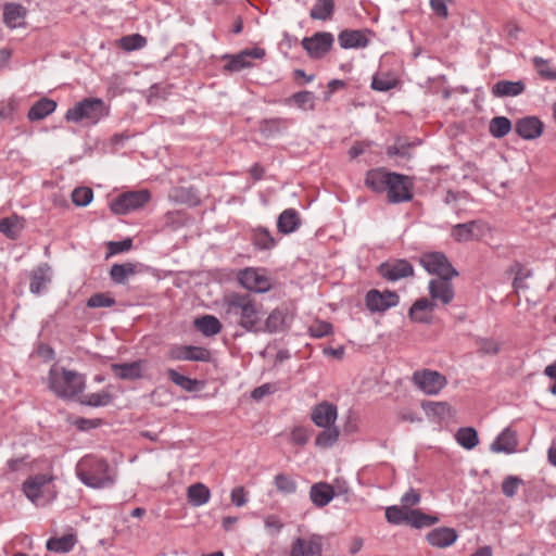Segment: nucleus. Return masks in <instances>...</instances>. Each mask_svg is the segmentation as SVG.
Wrapping results in <instances>:
<instances>
[{"mask_svg": "<svg viewBox=\"0 0 556 556\" xmlns=\"http://www.w3.org/2000/svg\"><path fill=\"white\" fill-rule=\"evenodd\" d=\"M222 308V316L230 326H238L248 332L262 331V305L250 295L230 293L225 296Z\"/></svg>", "mask_w": 556, "mask_h": 556, "instance_id": "nucleus-1", "label": "nucleus"}, {"mask_svg": "<svg viewBox=\"0 0 556 556\" xmlns=\"http://www.w3.org/2000/svg\"><path fill=\"white\" fill-rule=\"evenodd\" d=\"M76 476L87 486L105 489L114 485L116 472L103 458L88 455L76 465Z\"/></svg>", "mask_w": 556, "mask_h": 556, "instance_id": "nucleus-2", "label": "nucleus"}, {"mask_svg": "<svg viewBox=\"0 0 556 556\" xmlns=\"http://www.w3.org/2000/svg\"><path fill=\"white\" fill-rule=\"evenodd\" d=\"M48 389L60 399H74L83 393L86 380L83 375L53 365L47 377Z\"/></svg>", "mask_w": 556, "mask_h": 556, "instance_id": "nucleus-3", "label": "nucleus"}, {"mask_svg": "<svg viewBox=\"0 0 556 556\" xmlns=\"http://www.w3.org/2000/svg\"><path fill=\"white\" fill-rule=\"evenodd\" d=\"M110 109L100 98H85L70 108L64 118L66 122L91 127L109 116Z\"/></svg>", "mask_w": 556, "mask_h": 556, "instance_id": "nucleus-4", "label": "nucleus"}, {"mask_svg": "<svg viewBox=\"0 0 556 556\" xmlns=\"http://www.w3.org/2000/svg\"><path fill=\"white\" fill-rule=\"evenodd\" d=\"M412 381L419 391L430 396L438 395L447 384L444 375L431 369L416 370Z\"/></svg>", "mask_w": 556, "mask_h": 556, "instance_id": "nucleus-5", "label": "nucleus"}, {"mask_svg": "<svg viewBox=\"0 0 556 556\" xmlns=\"http://www.w3.org/2000/svg\"><path fill=\"white\" fill-rule=\"evenodd\" d=\"M419 263L428 274L435 275L439 278H454L458 276V271L442 252L424 253L419 258Z\"/></svg>", "mask_w": 556, "mask_h": 556, "instance_id": "nucleus-6", "label": "nucleus"}, {"mask_svg": "<svg viewBox=\"0 0 556 556\" xmlns=\"http://www.w3.org/2000/svg\"><path fill=\"white\" fill-rule=\"evenodd\" d=\"M150 201L148 190L124 192L114 199L111 204V211L118 215H126L143 207Z\"/></svg>", "mask_w": 556, "mask_h": 556, "instance_id": "nucleus-7", "label": "nucleus"}, {"mask_svg": "<svg viewBox=\"0 0 556 556\" xmlns=\"http://www.w3.org/2000/svg\"><path fill=\"white\" fill-rule=\"evenodd\" d=\"M239 283L255 293H265L271 289L273 280L262 268L248 267L238 273Z\"/></svg>", "mask_w": 556, "mask_h": 556, "instance_id": "nucleus-8", "label": "nucleus"}, {"mask_svg": "<svg viewBox=\"0 0 556 556\" xmlns=\"http://www.w3.org/2000/svg\"><path fill=\"white\" fill-rule=\"evenodd\" d=\"M323 546V535L309 533L303 536H295L291 543L290 556H320Z\"/></svg>", "mask_w": 556, "mask_h": 556, "instance_id": "nucleus-9", "label": "nucleus"}, {"mask_svg": "<svg viewBox=\"0 0 556 556\" xmlns=\"http://www.w3.org/2000/svg\"><path fill=\"white\" fill-rule=\"evenodd\" d=\"M490 232V227L482 220H470L452 227L451 236L457 242L479 240Z\"/></svg>", "mask_w": 556, "mask_h": 556, "instance_id": "nucleus-10", "label": "nucleus"}, {"mask_svg": "<svg viewBox=\"0 0 556 556\" xmlns=\"http://www.w3.org/2000/svg\"><path fill=\"white\" fill-rule=\"evenodd\" d=\"M413 184L407 176L390 173L389 181L387 185L388 199L391 203H401L409 201L412 194Z\"/></svg>", "mask_w": 556, "mask_h": 556, "instance_id": "nucleus-11", "label": "nucleus"}, {"mask_svg": "<svg viewBox=\"0 0 556 556\" xmlns=\"http://www.w3.org/2000/svg\"><path fill=\"white\" fill-rule=\"evenodd\" d=\"M265 54V50L258 47L244 49L236 54H225L223 55V59L228 62L225 64L224 71L233 73L250 68L253 66V63L251 62L252 59L261 60Z\"/></svg>", "mask_w": 556, "mask_h": 556, "instance_id": "nucleus-12", "label": "nucleus"}, {"mask_svg": "<svg viewBox=\"0 0 556 556\" xmlns=\"http://www.w3.org/2000/svg\"><path fill=\"white\" fill-rule=\"evenodd\" d=\"M333 41L334 38L332 34L320 31L314 34L312 37H305L302 40V47L311 58L320 59L330 51Z\"/></svg>", "mask_w": 556, "mask_h": 556, "instance_id": "nucleus-13", "label": "nucleus"}, {"mask_svg": "<svg viewBox=\"0 0 556 556\" xmlns=\"http://www.w3.org/2000/svg\"><path fill=\"white\" fill-rule=\"evenodd\" d=\"M365 301L366 306L370 312L382 313L391 307L396 306L399 304L400 298L393 291L380 292L376 289H372L367 292Z\"/></svg>", "mask_w": 556, "mask_h": 556, "instance_id": "nucleus-14", "label": "nucleus"}, {"mask_svg": "<svg viewBox=\"0 0 556 556\" xmlns=\"http://www.w3.org/2000/svg\"><path fill=\"white\" fill-rule=\"evenodd\" d=\"M52 479V476L46 473L30 476L22 485L23 493L33 504L40 506L42 505V489L51 482Z\"/></svg>", "mask_w": 556, "mask_h": 556, "instance_id": "nucleus-15", "label": "nucleus"}, {"mask_svg": "<svg viewBox=\"0 0 556 556\" xmlns=\"http://www.w3.org/2000/svg\"><path fill=\"white\" fill-rule=\"evenodd\" d=\"M380 275L389 281H397L414 275V267L406 260H391L379 266Z\"/></svg>", "mask_w": 556, "mask_h": 556, "instance_id": "nucleus-16", "label": "nucleus"}, {"mask_svg": "<svg viewBox=\"0 0 556 556\" xmlns=\"http://www.w3.org/2000/svg\"><path fill=\"white\" fill-rule=\"evenodd\" d=\"M338 408L334 404L323 401L315 405L311 413V419L316 427L327 428L336 426Z\"/></svg>", "mask_w": 556, "mask_h": 556, "instance_id": "nucleus-17", "label": "nucleus"}, {"mask_svg": "<svg viewBox=\"0 0 556 556\" xmlns=\"http://www.w3.org/2000/svg\"><path fill=\"white\" fill-rule=\"evenodd\" d=\"M167 356L173 361L205 362L210 358V352L200 346L174 345L168 350Z\"/></svg>", "mask_w": 556, "mask_h": 556, "instance_id": "nucleus-18", "label": "nucleus"}, {"mask_svg": "<svg viewBox=\"0 0 556 556\" xmlns=\"http://www.w3.org/2000/svg\"><path fill=\"white\" fill-rule=\"evenodd\" d=\"M453 278H439L429 281L428 290L432 302L447 305L454 299V289L451 282Z\"/></svg>", "mask_w": 556, "mask_h": 556, "instance_id": "nucleus-19", "label": "nucleus"}, {"mask_svg": "<svg viewBox=\"0 0 556 556\" xmlns=\"http://www.w3.org/2000/svg\"><path fill=\"white\" fill-rule=\"evenodd\" d=\"M370 31L368 29H345L338 36L342 49H359L369 45Z\"/></svg>", "mask_w": 556, "mask_h": 556, "instance_id": "nucleus-20", "label": "nucleus"}, {"mask_svg": "<svg viewBox=\"0 0 556 556\" xmlns=\"http://www.w3.org/2000/svg\"><path fill=\"white\" fill-rule=\"evenodd\" d=\"M544 124L535 116L520 118L515 124V131L525 140H533L543 134Z\"/></svg>", "mask_w": 556, "mask_h": 556, "instance_id": "nucleus-21", "label": "nucleus"}, {"mask_svg": "<svg viewBox=\"0 0 556 556\" xmlns=\"http://www.w3.org/2000/svg\"><path fill=\"white\" fill-rule=\"evenodd\" d=\"M458 538L455 529L448 527H439L432 529L427 534L428 543L437 548H446L453 545Z\"/></svg>", "mask_w": 556, "mask_h": 556, "instance_id": "nucleus-22", "label": "nucleus"}, {"mask_svg": "<svg viewBox=\"0 0 556 556\" xmlns=\"http://www.w3.org/2000/svg\"><path fill=\"white\" fill-rule=\"evenodd\" d=\"M517 433L511 428H505L492 442L490 448L494 453L511 454L517 451Z\"/></svg>", "mask_w": 556, "mask_h": 556, "instance_id": "nucleus-23", "label": "nucleus"}, {"mask_svg": "<svg viewBox=\"0 0 556 556\" xmlns=\"http://www.w3.org/2000/svg\"><path fill=\"white\" fill-rule=\"evenodd\" d=\"M52 280V269L47 263L40 264L30 274L29 291L40 294Z\"/></svg>", "mask_w": 556, "mask_h": 556, "instance_id": "nucleus-24", "label": "nucleus"}, {"mask_svg": "<svg viewBox=\"0 0 556 556\" xmlns=\"http://www.w3.org/2000/svg\"><path fill=\"white\" fill-rule=\"evenodd\" d=\"M27 10L20 3L9 2L3 7V22L10 28L25 25Z\"/></svg>", "mask_w": 556, "mask_h": 556, "instance_id": "nucleus-25", "label": "nucleus"}, {"mask_svg": "<svg viewBox=\"0 0 556 556\" xmlns=\"http://www.w3.org/2000/svg\"><path fill=\"white\" fill-rule=\"evenodd\" d=\"M435 303L427 298L417 300L409 308L408 316L413 321L429 324L431 313L434 311Z\"/></svg>", "mask_w": 556, "mask_h": 556, "instance_id": "nucleus-26", "label": "nucleus"}, {"mask_svg": "<svg viewBox=\"0 0 556 556\" xmlns=\"http://www.w3.org/2000/svg\"><path fill=\"white\" fill-rule=\"evenodd\" d=\"M144 367L143 361H136L132 363L113 364L111 366L114 375L123 380H136L141 378Z\"/></svg>", "mask_w": 556, "mask_h": 556, "instance_id": "nucleus-27", "label": "nucleus"}, {"mask_svg": "<svg viewBox=\"0 0 556 556\" xmlns=\"http://www.w3.org/2000/svg\"><path fill=\"white\" fill-rule=\"evenodd\" d=\"M334 495L333 488L326 482L315 483L309 491L311 501L317 507L328 505L333 500Z\"/></svg>", "mask_w": 556, "mask_h": 556, "instance_id": "nucleus-28", "label": "nucleus"}, {"mask_svg": "<svg viewBox=\"0 0 556 556\" xmlns=\"http://www.w3.org/2000/svg\"><path fill=\"white\" fill-rule=\"evenodd\" d=\"M301 225L299 213L294 208L285 210L278 217L277 228L283 235L298 230Z\"/></svg>", "mask_w": 556, "mask_h": 556, "instance_id": "nucleus-29", "label": "nucleus"}, {"mask_svg": "<svg viewBox=\"0 0 556 556\" xmlns=\"http://www.w3.org/2000/svg\"><path fill=\"white\" fill-rule=\"evenodd\" d=\"M187 498L193 507H200L210 502L211 491L204 483H193L187 489Z\"/></svg>", "mask_w": 556, "mask_h": 556, "instance_id": "nucleus-30", "label": "nucleus"}, {"mask_svg": "<svg viewBox=\"0 0 556 556\" xmlns=\"http://www.w3.org/2000/svg\"><path fill=\"white\" fill-rule=\"evenodd\" d=\"M56 106L58 104L54 100L42 98L30 108L27 117L31 122L41 121L52 114Z\"/></svg>", "mask_w": 556, "mask_h": 556, "instance_id": "nucleus-31", "label": "nucleus"}, {"mask_svg": "<svg viewBox=\"0 0 556 556\" xmlns=\"http://www.w3.org/2000/svg\"><path fill=\"white\" fill-rule=\"evenodd\" d=\"M525 91V84L521 80H500L492 88L494 97H517Z\"/></svg>", "mask_w": 556, "mask_h": 556, "instance_id": "nucleus-32", "label": "nucleus"}, {"mask_svg": "<svg viewBox=\"0 0 556 556\" xmlns=\"http://www.w3.org/2000/svg\"><path fill=\"white\" fill-rule=\"evenodd\" d=\"M194 327L205 337H213L222 330L219 319L213 315H204L195 318Z\"/></svg>", "mask_w": 556, "mask_h": 556, "instance_id": "nucleus-33", "label": "nucleus"}, {"mask_svg": "<svg viewBox=\"0 0 556 556\" xmlns=\"http://www.w3.org/2000/svg\"><path fill=\"white\" fill-rule=\"evenodd\" d=\"M315 100L316 97L312 91L304 90L293 93L285 100V103L288 105L293 104L302 111H312L315 109Z\"/></svg>", "mask_w": 556, "mask_h": 556, "instance_id": "nucleus-34", "label": "nucleus"}, {"mask_svg": "<svg viewBox=\"0 0 556 556\" xmlns=\"http://www.w3.org/2000/svg\"><path fill=\"white\" fill-rule=\"evenodd\" d=\"M23 230V222L17 215L0 219V232L9 239H17Z\"/></svg>", "mask_w": 556, "mask_h": 556, "instance_id": "nucleus-35", "label": "nucleus"}, {"mask_svg": "<svg viewBox=\"0 0 556 556\" xmlns=\"http://www.w3.org/2000/svg\"><path fill=\"white\" fill-rule=\"evenodd\" d=\"M137 271V265L134 263L114 264L111 267L110 277L115 283L123 285Z\"/></svg>", "mask_w": 556, "mask_h": 556, "instance_id": "nucleus-36", "label": "nucleus"}, {"mask_svg": "<svg viewBox=\"0 0 556 556\" xmlns=\"http://www.w3.org/2000/svg\"><path fill=\"white\" fill-rule=\"evenodd\" d=\"M455 440L465 450H472L479 444L478 432L472 427L459 428L455 434Z\"/></svg>", "mask_w": 556, "mask_h": 556, "instance_id": "nucleus-37", "label": "nucleus"}, {"mask_svg": "<svg viewBox=\"0 0 556 556\" xmlns=\"http://www.w3.org/2000/svg\"><path fill=\"white\" fill-rule=\"evenodd\" d=\"M252 242L256 249L270 250L276 245V240L270 231L264 227H257L252 231Z\"/></svg>", "mask_w": 556, "mask_h": 556, "instance_id": "nucleus-38", "label": "nucleus"}, {"mask_svg": "<svg viewBox=\"0 0 556 556\" xmlns=\"http://www.w3.org/2000/svg\"><path fill=\"white\" fill-rule=\"evenodd\" d=\"M389 174L380 169L369 170L365 178V184L368 188L376 192H381L387 189L389 181Z\"/></svg>", "mask_w": 556, "mask_h": 556, "instance_id": "nucleus-39", "label": "nucleus"}, {"mask_svg": "<svg viewBox=\"0 0 556 556\" xmlns=\"http://www.w3.org/2000/svg\"><path fill=\"white\" fill-rule=\"evenodd\" d=\"M285 328L286 315L280 309H274L265 319V323H262V331H267L270 333L282 331Z\"/></svg>", "mask_w": 556, "mask_h": 556, "instance_id": "nucleus-40", "label": "nucleus"}, {"mask_svg": "<svg viewBox=\"0 0 556 556\" xmlns=\"http://www.w3.org/2000/svg\"><path fill=\"white\" fill-rule=\"evenodd\" d=\"M333 11V0H316L309 12V16L313 20L327 21L332 16Z\"/></svg>", "mask_w": 556, "mask_h": 556, "instance_id": "nucleus-41", "label": "nucleus"}, {"mask_svg": "<svg viewBox=\"0 0 556 556\" xmlns=\"http://www.w3.org/2000/svg\"><path fill=\"white\" fill-rule=\"evenodd\" d=\"M323 429L324 430L320 431L315 439L316 446L320 448H328L333 446L340 437L338 427L331 426Z\"/></svg>", "mask_w": 556, "mask_h": 556, "instance_id": "nucleus-42", "label": "nucleus"}, {"mask_svg": "<svg viewBox=\"0 0 556 556\" xmlns=\"http://www.w3.org/2000/svg\"><path fill=\"white\" fill-rule=\"evenodd\" d=\"M75 536L73 534H65L61 538H51L47 541V549L54 553H67L75 545Z\"/></svg>", "mask_w": 556, "mask_h": 556, "instance_id": "nucleus-43", "label": "nucleus"}, {"mask_svg": "<svg viewBox=\"0 0 556 556\" xmlns=\"http://www.w3.org/2000/svg\"><path fill=\"white\" fill-rule=\"evenodd\" d=\"M439 522V518L424 514L419 509H409L407 523L414 528L429 527Z\"/></svg>", "mask_w": 556, "mask_h": 556, "instance_id": "nucleus-44", "label": "nucleus"}, {"mask_svg": "<svg viewBox=\"0 0 556 556\" xmlns=\"http://www.w3.org/2000/svg\"><path fill=\"white\" fill-rule=\"evenodd\" d=\"M511 130V122L505 116L491 119L489 131L494 138H503Z\"/></svg>", "mask_w": 556, "mask_h": 556, "instance_id": "nucleus-45", "label": "nucleus"}, {"mask_svg": "<svg viewBox=\"0 0 556 556\" xmlns=\"http://www.w3.org/2000/svg\"><path fill=\"white\" fill-rule=\"evenodd\" d=\"M408 513L409 509H406L405 507L393 505L389 506L386 509V518L388 522L392 525H402L407 523L408 521Z\"/></svg>", "mask_w": 556, "mask_h": 556, "instance_id": "nucleus-46", "label": "nucleus"}, {"mask_svg": "<svg viewBox=\"0 0 556 556\" xmlns=\"http://www.w3.org/2000/svg\"><path fill=\"white\" fill-rule=\"evenodd\" d=\"M166 372H167L169 380L172 382H174L176 386L184 389L185 391L191 392V391L195 390V388L198 386L197 380L186 377L184 375H180L178 371H176L175 369H172V368L167 369Z\"/></svg>", "mask_w": 556, "mask_h": 556, "instance_id": "nucleus-47", "label": "nucleus"}, {"mask_svg": "<svg viewBox=\"0 0 556 556\" xmlns=\"http://www.w3.org/2000/svg\"><path fill=\"white\" fill-rule=\"evenodd\" d=\"M288 119L276 117L266 119L262 123L261 130L266 136H274L275 134H278L287 128Z\"/></svg>", "mask_w": 556, "mask_h": 556, "instance_id": "nucleus-48", "label": "nucleus"}, {"mask_svg": "<svg viewBox=\"0 0 556 556\" xmlns=\"http://www.w3.org/2000/svg\"><path fill=\"white\" fill-rule=\"evenodd\" d=\"M111 401V393L106 390H102L100 392L87 394L81 403L92 407H100L109 405Z\"/></svg>", "mask_w": 556, "mask_h": 556, "instance_id": "nucleus-49", "label": "nucleus"}, {"mask_svg": "<svg viewBox=\"0 0 556 556\" xmlns=\"http://www.w3.org/2000/svg\"><path fill=\"white\" fill-rule=\"evenodd\" d=\"M147 45V39L140 34L124 36L119 39V47L125 51H135L142 49Z\"/></svg>", "mask_w": 556, "mask_h": 556, "instance_id": "nucleus-50", "label": "nucleus"}, {"mask_svg": "<svg viewBox=\"0 0 556 556\" xmlns=\"http://www.w3.org/2000/svg\"><path fill=\"white\" fill-rule=\"evenodd\" d=\"M92 199L93 192L88 187H78L72 192V201L77 206H87Z\"/></svg>", "mask_w": 556, "mask_h": 556, "instance_id": "nucleus-51", "label": "nucleus"}, {"mask_svg": "<svg viewBox=\"0 0 556 556\" xmlns=\"http://www.w3.org/2000/svg\"><path fill=\"white\" fill-rule=\"evenodd\" d=\"M274 482L277 490L283 494H292L296 491V482L285 473L277 475Z\"/></svg>", "mask_w": 556, "mask_h": 556, "instance_id": "nucleus-52", "label": "nucleus"}, {"mask_svg": "<svg viewBox=\"0 0 556 556\" xmlns=\"http://www.w3.org/2000/svg\"><path fill=\"white\" fill-rule=\"evenodd\" d=\"M476 343L480 355H495L500 352V343L493 339L479 338Z\"/></svg>", "mask_w": 556, "mask_h": 556, "instance_id": "nucleus-53", "label": "nucleus"}, {"mask_svg": "<svg viewBox=\"0 0 556 556\" xmlns=\"http://www.w3.org/2000/svg\"><path fill=\"white\" fill-rule=\"evenodd\" d=\"M523 484L522 479L517 476H507L502 483V492L506 497H514L520 485Z\"/></svg>", "mask_w": 556, "mask_h": 556, "instance_id": "nucleus-54", "label": "nucleus"}, {"mask_svg": "<svg viewBox=\"0 0 556 556\" xmlns=\"http://www.w3.org/2000/svg\"><path fill=\"white\" fill-rule=\"evenodd\" d=\"M7 467L11 472H27L33 469L28 457L11 458L7 462Z\"/></svg>", "mask_w": 556, "mask_h": 556, "instance_id": "nucleus-55", "label": "nucleus"}, {"mask_svg": "<svg viewBox=\"0 0 556 556\" xmlns=\"http://www.w3.org/2000/svg\"><path fill=\"white\" fill-rule=\"evenodd\" d=\"M396 86V80L388 76L376 75L371 80V88L377 91H388Z\"/></svg>", "mask_w": 556, "mask_h": 556, "instance_id": "nucleus-56", "label": "nucleus"}, {"mask_svg": "<svg viewBox=\"0 0 556 556\" xmlns=\"http://www.w3.org/2000/svg\"><path fill=\"white\" fill-rule=\"evenodd\" d=\"M332 331V326L328 321L317 320L309 326L308 332L314 338H323Z\"/></svg>", "mask_w": 556, "mask_h": 556, "instance_id": "nucleus-57", "label": "nucleus"}, {"mask_svg": "<svg viewBox=\"0 0 556 556\" xmlns=\"http://www.w3.org/2000/svg\"><path fill=\"white\" fill-rule=\"evenodd\" d=\"M532 62L534 68L536 70L541 77L547 80H554L555 75L552 73V68H549L548 62L545 59L541 56H535L533 58Z\"/></svg>", "mask_w": 556, "mask_h": 556, "instance_id": "nucleus-58", "label": "nucleus"}, {"mask_svg": "<svg viewBox=\"0 0 556 556\" xmlns=\"http://www.w3.org/2000/svg\"><path fill=\"white\" fill-rule=\"evenodd\" d=\"M264 526L271 535H277L281 532L285 525L281 519L276 515H267L264 517Z\"/></svg>", "mask_w": 556, "mask_h": 556, "instance_id": "nucleus-59", "label": "nucleus"}, {"mask_svg": "<svg viewBox=\"0 0 556 556\" xmlns=\"http://www.w3.org/2000/svg\"><path fill=\"white\" fill-rule=\"evenodd\" d=\"M115 301L113 298H110L103 293H96L89 298L87 305L92 308L98 307H110L114 305Z\"/></svg>", "mask_w": 556, "mask_h": 556, "instance_id": "nucleus-60", "label": "nucleus"}, {"mask_svg": "<svg viewBox=\"0 0 556 556\" xmlns=\"http://www.w3.org/2000/svg\"><path fill=\"white\" fill-rule=\"evenodd\" d=\"M419 502L420 494L414 489H409L401 497V505L406 509H412V507L419 504Z\"/></svg>", "mask_w": 556, "mask_h": 556, "instance_id": "nucleus-61", "label": "nucleus"}, {"mask_svg": "<svg viewBox=\"0 0 556 556\" xmlns=\"http://www.w3.org/2000/svg\"><path fill=\"white\" fill-rule=\"evenodd\" d=\"M131 247H132V240L129 238L122 240V241H111V242H109L110 255L126 252V251L130 250Z\"/></svg>", "mask_w": 556, "mask_h": 556, "instance_id": "nucleus-62", "label": "nucleus"}, {"mask_svg": "<svg viewBox=\"0 0 556 556\" xmlns=\"http://www.w3.org/2000/svg\"><path fill=\"white\" fill-rule=\"evenodd\" d=\"M231 503L237 507H242L248 503L247 493L243 486H236L230 493Z\"/></svg>", "mask_w": 556, "mask_h": 556, "instance_id": "nucleus-63", "label": "nucleus"}, {"mask_svg": "<svg viewBox=\"0 0 556 556\" xmlns=\"http://www.w3.org/2000/svg\"><path fill=\"white\" fill-rule=\"evenodd\" d=\"M291 441L298 445H304L308 441V432L304 427H295L291 431Z\"/></svg>", "mask_w": 556, "mask_h": 556, "instance_id": "nucleus-64", "label": "nucleus"}]
</instances>
